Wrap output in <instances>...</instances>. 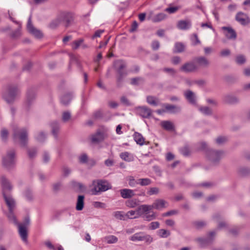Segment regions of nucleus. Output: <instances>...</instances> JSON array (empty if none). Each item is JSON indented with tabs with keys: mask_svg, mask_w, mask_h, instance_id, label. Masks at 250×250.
<instances>
[{
	"mask_svg": "<svg viewBox=\"0 0 250 250\" xmlns=\"http://www.w3.org/2000/svg\"><path fill=\"white\" fill-rule=\"evenodd\" d=\"M222 29L225 31V35L227 39L229 40H235L237 37V34L235 30L231 27L223 26Z\"/></svg>",
	"mask_w": 250,
	"mask_h": 250,
	"instance_id": "nucleus-15",
	"label": "nucleus"
},
{
	"mask_svg": "<svg viewBox=\"0 0 250 250\" xmlns=\"http://www.w3.org/2000/svg\"><path fill=\"white\" fill-rule=\"evenodd\" d=\"M236 62L239 64H242L246 62V58L243 55H238L236 57Z\"/></svg>",
	"mask_w": 250,
	"mask_h": 250,
	"instance_id": "nucleus-45",
	"label": "nucleus"
},
{
	"mask_svg": "<svg viewBox=\"0 0 250 250\" xmlns=\"http://www.w3.org/2000/svg\"><path fill=\"white\" fill-rule=\"evenodd\" d=\"M84 198L83 195H79L77 201L76 209L78 211L82 210L84 206Z\"/></svg>",
	"mask_w": 250,
	"mask_h": 250,
	"instance_id": "nucleus-27",
	"label": "nucleus"
},
{
	"mask_svg": "<svg viewBox=\"0 0 250 250\" xmlns=\"http://www.w3.org/2000/svg\"><path fill=\"white\" fill-rule=\"evenodd\" d=\"M194 61L201 67H207L209 65V61L205 57L201 56L194 59Z\"/></svg>",
	"mask_w": 250,
	"mask_h": 250,
	"instance_id": "nucleus-17",
	"label": "nucleus"
},
{
	"mask_svg": "<svg viewBox=\"0 0 250 250\" xmlns=\"http://www.w3.org/2000/svg\"><path fill=\"white\" fill-rule=\"evenodd\" d=\"M141 79L140 78H134L131 80V84L132 85H137L141 81Z\"/></svg>",
	"mask_w": 250,
	"mask_h": 250,
	"instance_id": "nucleus-58",
	"label": "nucleus"
},
{
	"mask_svg": "<svg viewBox=\"0 0 250 250\" xmlns=\"http://www.w3.org/2000/svg\"><path fill=\"white\" fill-rule=\"evenodd\" d=\"M93 206L94 207L97 208H104L106 207L105 204L104 203L100 202H94L93 203Z\"/></svg>",
	"mask_w": 250,
	"mask_h": 250,
	"instance_id": "nucleus-55",
	"label": "nucleus"
},
{
	"mask_svg": "<svg viewBox=\"0 0 250 250\" xmlns=\"http://www.w3.org/2000/svg\"><path fill=\"white\" fill-rule=\"evenodd\" d=\"M145 220L150 221L156 218V215L154 212H152L151 214H148L147 212L145 213L143 216Z\"/></svg>",
	"mask_w": 250,
	"mask_h": 250,
	"instance_id": "nucleus-40",
	"label": "nucleus"
},
{
	"mask_svg": "<svg viewBox=\"0 0 250 250\" xmlns=\"http://www.w3.org/2000/svg\"><path fill=\"white\" fill-rule=\"evenodd\" d=\"M27 28L30 33L34 35L36 38H41L42 37V33L37 29L35 28L31 23V17L30 16L27 24Z\"/></svg>",
	"mask_w": 250,
	"mask_h": 250,
	"instance_id": "nucleus-12",
	"label": "nucleus"
},
{
	"mask_svg": "<svg viewBox=\"0 0 250 250\" xmlns=\"http://www.w3.org/2000/svg\"><path fill=\"white\" fill-rule=\"evenodd\" d=\"M162 127L167 131H173L174 129L173 124L169 121H163L161 123Z\"/></svg>",
	"mask_w": 250,
	"mask_h": 250,
	"instance_id": "nucleus-25",
	"label": "nucleus"
},
{
	"mask_svg": "<svg viewBox=\"0 0 250 250\" xmlns=\"http://www.w3.org/2000/svg\"><path fill=\"white\" fill-rule=\"evenodd\" d=\"M214 235L215 232L214 231H211L208 233V237L207 238L199 237L197 239V241L201 246H204L210 242L211 241V238Z\"/></svg>",
	"mask_w": 250,
	"mask_h": 250,
	"instance_id": "nucleus-18",
	"label": "nucleus"
},
{
	"mask_svg": "<svg viewBox=\"0 0 250 250\" xmlns=\"http://www.w3.org/2000/svg\"><path fill=\"white\" fill-rule=\"evenodd\" d=\"M34 98L35 94L33 93H30L29 92H28L27 94L26 104L29 105L30 104H31Z\"/></svg>",
	"mask_w": 250,
	"mask_h": 250,
	"instance_id": "nucleus-44",
	"label": "nucleus"
},
{
	"mask_svg": "<svg viewBox=\"0 0 250 250\" xmlns=\"http://www.w3.org/2000/svg\"><path fill=\"white\" fill-rule=\"evenodd\" d=\"M126 66V63L122 60L116 61L114 63V68L118 73L117 80L118 83L122 82L127 75V72L125 70Z\"/></svg>",
	"mask_w": 250,
	"mask_h": 250,
	"instance_id": "nucleus-3",
	"label": "nucleus"
},
{
	"mask_svg": "<svg viewBox=\"0 0 250 250\" xmlns=\"http://www.w3.org/2000/svg\"><path fill=\"white\" fill-rule=\"evenodd\" d=\"M146 101L149 104L153 106H157L159 104V100L153 96H147Z\"/></svg>",
	"mask_w": 250,
	"mask_h": 250,
	"instance_id": "nucleus-31",
	"label": "nucleus"
},
{
	"mask_svg": "<svg viewBox=\"0 0 250 250\" xmlns=\"http://www.w3.org/2000/svg\"><path fill=\"white\" fill-rule=\"evenodd\" d=\"M0 182L2 188L3 196L5 203L9 208V213L7 215V217L10 221L13 222L15 225H18L19 233L22 240L24 242L27 243V227L25 225H22L18 223L16 217L13 213V210L15 207V202L10 196L6 195V192L10 191L12 188V187L9 181L4 176H2L1 177Z\"/></svg>",
	"mask_w": 250,
	"mask_h": 250,
	"instance_id": "nucleus-1",
	"label": "nucleus"
},
{
	"mask_svg": "<svg viewBox=\"0 0 250 250\" xmlns=\"http://www.w3.org/2000/svg\"><path fill=\"white\" fill-rule=\"evenodd\" d=\"M128 184L130 187H134L139 184L138 179L136 180L133 177L130 176L128 179Z\"/></svg>",
	"mask_w": 250,
	"mask_h": 250,
	"instance_id": "nucleus-49",
	"label": "nucleus"
},
{
	"mask_svg": "<svg viewBox=\"0 0 250 250\" xmlns=\"http://www.w3.org/2000/svg\"><path fill=\"white\" fill-rule=\"evenodd\" d=\"M184 95L187 100L190 104H196L195 96L193 92L190 90H188L185 92Z\"/></svg>",
	"mask_w": 250,
	"mask_h": 250,
	"instance_id": "nucleus-22",
	"label": "nucleus"
},
{
	"mask_svg": "<svg viewBox=\"0 0 250 250\" xmlns=\"http://www.w3.org/2000/svg\"><path fill=\"white\" fill-rule=\"evenodd\" d=\"M46 138V134L43 132H40L36 137L37 140L39 142H42Z\"/></svg>",
	"mask_w": 250,
	"mask_h": 250,
	"instance_id": "nucleus-50",
	"label": "nucleus"
},
{
	"mask_svg": "<svg viewBox=\"0 0 250 250\" xmlns=\"http://www.w3.org/2000/svg\"><path fill=\"white\" fill-rule=\"evenodd\" d=\"M62 23L61 21L60 20L59 16H58L57 18L52 21L49 24V26L51 28H55L57 27L59 25Z\"/></svg>",
	"mask_w": 250,
	"mask_h": 250,
	"instance_id": "nucleus-37",
	"label": "nucleus"
},
{
	"mask_svg": "<svg viewBox=\"0 0 250 250\" xmlns=\"http://www.w3.org/2000/svg\"><path fill=\"white\" fill-rule=\"evenodd\" d=\"M61 21L64 23L65 26H68L73 20V14L68 11L61 12L58 15Z\"/></svg>",
	"mask_w": 250,
	"mask_h": 250,
	"instance_id": "nucleus-9",
	"label": "nucleus"
},
{
	"mask_svg": "<svg viewBox=\"0 0 250 250\" xmlns=\"http://www.w3.org/2000/svg\"><path fill=\"white\" fill-rule=\"evenodd\" d=\"M137 113L144 118H149L151 116L152 110L146 106H139L136 109Z\"/></svg>",
	"mask_w": 250,
	"mask_h": 250,
	"instance_id": "nucleus-11",
	"label": "nucleus"
},
{
	"mask_svg": "<svg viewBox=\"0 0 250 250\" xmlns=\"http://www.w3.org/2000/svg\"><path fill=\"white\" fill-rule=\"evenodd\" d=\"M13 137L14 140L19 139L22 146L26 145L28 140V132L26 128H18L15 127L13 130Z\"/></svg>",
	"mask_w": 250,
	"mask_h": 250,
	"instance_id": "nucleus-5",
	"label": "nucleus"
},
{
	"mask_svg": "<svg viewBox=\"0 0 250 250\" xmlns=\"http://www.w3.org/2000/svg\"><path fill=\"white\" fill-rule=\"evenodd\" d=\"M15 151L13 150L8 151L7 155L3 157V165L7 168L12 167L15 163Z\"/></svg>",
	"mask_w": 250,
	"mask_h": 250,
	"instance_id": "nucleus-8",
	"label": "nucleus"
},
{
	"mask_svg": "<svg viewBox=\"0 0 250 250\" xmlns=\"http://www.w3.org/2000/svg\"><path fill=\"white\" fill-rule=\"evenodd\" d=\"M52 134L55 137H57L58 132L59 130L60 125L57 122H53L51 124Z\"/></svg>",
	"mask_w": 250,
	"mask_h": 250,
	"instance_id": "nucleus-29",
	"label": "nucleus"
},
{
	"mask_svg": "<svg viewBox=\"0 0 250 250\" xmlns=\"http://www.w3.org/2000/svg\"><path fill=\"white\" fill-rule=\"evenodd\" d=\"M71 99V95L70 94H66L62 96L61 98V103L64 105L68 104Z\"/></svg>",
	"mask_w": 250,
	"mask_h": 250,
	"instance_id": "nucleus-34",
	"label": "nucleus"
},
{
	"mask_svg": "<svg viewBox=\"0 0 250 250\" xmlns=\"http://www.w3.org/2000/svg\"><path fill=\"white\" fill-rule=\"evenodd\" d=\"M19 92V89L16 86H9L3 92L2 97L7 103H12Z\"/></svg>",
	"mask_w": 250,
	"mask_h": 250,
	"instance_id": "nucleus-4",
	"label": "nucleus"
},
{
	"mask_svg": "<svg viewBox=\"0 0 250 250\" xmlns=\"http://www.w3.org/2000/svg\"><path fill=\"white\" fill-rule=\"evenodd\" d=\"M37 150L35 148H31L28 150V154L30 158H33L36 154Z\"/></svg>",
	"mask_w": 250,
	"mask_h": 250,
	"instance_id": "nucleus-56",
	"label": "nucleus"
},
{
	"mask_svg": "<svg viewBox=\"0 0 250 250\" xmlns=\"http://www.w3.org/2000/svg\"><path fill=\"white\" fill-rule=\"evenodd\" d=\"M139 184L142 186L149 185L151 184V180L148 178H142L138 179Z\"/></svg>",
	"mask_w": 250,
	"mask_h": 250,
	"instance_id": "nucleus-39",
	"label": "nucleus"
},
{
	"mask_svg": "<svg viewBox=\"0 0 250 250\" xmlns=\"http://www.w3.org/2000/svg\"><path fill=\"white\" fill-rule=\"evenodd\" d=\"M180 151L181 153L185 156L189 155L190 153V150L189 147L187 146L180 148Z\"/></svg>",
	"mask_w": 250,
	"mask_h": 250,
	"instance_id": "nucleus-43",
	"label": "nucleus"
},
{
	"mask_svg": "<svg viewBox=\"0 0 250 250\" xmlns=\"http://www.w3.org/2000/svg\"><path fill=\"white\" fill-rule=\"evenodd\" d=\"M170 234V233L169 231L164 229H161L158 231V235L162 238H167L169 236Z\"/></svg>",
	"mask_w": 250,
	"mask_h": 250,
	"instance_id": "nucleus-41",
	"label": "nucleus"
},
{
	"mask_svg": "<svg viewBox=\"0 0 250 250\" xmlns=\"http://www.w3.org/2000/svg\"><path fill=\"white\" fill-rule=\"evenodd\" d=\"M164 107L166 112H168L171 113H177L180 111V108L179 107L174 105L166 104L164 105Z\"/></svg>",
	"mask_w": 250,
	"mask_h": 250,
	"instance_id": "nucleus-23",
	"label": "nucleus"
},
{
	"mask_svg": "<svg viewBox=\"0 0 250 250\" xmlns=\"http://www.w3.org/2000/svg\"><path fill=\"white\" fill-rule=\"evenodd\" d=\"M138 27V23L136 21H134L132 24L131 28L130 29L131 32L135 31Z\"/></svg>",
	"mask_w": 250,
	"mask_h": 250,
	"instance_id": "nucleus-64",
	"label": "nucleus"
},
{
	"mask_svg": "<svg viewBox=\"0 0 250 250\" xmlns=\"http://www.w3.org/2000/svg\"><path fill=\"white\" fill-rule=\"evenodd\" d=\"M8 132L7 130L3 128L1 131V137L3 141H6L8 137Z\"/></svg>",
	"mask_w": 250,
	"mask_h": 250,
	"instance_id": "nucleus-54",
	"label": "nucleus"
},
{
	"mask_svg": "<svg viewBox=\"0 0 250 250\" xmlns=\"http://www.w3.org/2000/svg\"><path fill=\"white\" fill-rule=\"evenodd\" d=\"M168 203L163 199H157L151 205H148L150 207V211L153 208L161 210L163 208L167 207Z\"/></svg>",
	"mask_w": 250,
	"mask_h": 250,
	"instance_id": "nucleus-13",
	"label": "nucleus"
},
{
	"mask_svg": "<svg viewBox=\"0 0 250 250\" xmlns=\"http://www.w3.org/2000/svg\"><path fill=\"white\" fill-rule=\"evenodd\" d=\"M179 9V7L174 6V7H169L165 9V11L168 12L169 14H173L175 13L178 9Z\"/></svg>",
	"mask_w": 250,
	"mask_h": 250,
	"instance_id": "nucleus-52",
	"label": "nucleus"
},
{
	"mask_svg": "<svg viewBox=\"0 0 250 250\" xmlns=\"http://www.w3.org/2000/svg\"><path fill=\"white\" fill-rule=\"evenodd\" d=\"M125 205L130 208H134L138 205V200L136 199H131L126 201Z\"/></svg>",
	"mask_w": 250,
	"mask_h": 250,
	"instance_id": "nucleus-30",
	"label": "nucleus"
},
{
	"mask_svg": "<svg viewBox=\"0 0 250 250\" xmlns=\"http://www.w3.org/2000/svg\"><path fill=\"white\" fill-rule=\"evenodd\" d=\"M120 194L122 197L124 199L131 198L135 195L134 192L133 190L127 188H124L120 190Z\"/></svg>",
	"mask_w": 250,
	"mask_h": 250,
	"instance_id": "nucleus-20",
	"label": "nucleus"
},
{
	"mask_svg": "<svg viewBox=\"0 0 250 250\" xmlns=\"http://www.w3.org/2000/svg\"><path fill=\"white\" fill-rule=\"evenodd\" d=\"M159 192V189L156 187L150 188L149 190L147 191V193L149 195L157 194Z\"/></svg>",
	"mask_w": 250,
	"mask_h": 250,
	"instance_id": "nucleus-48",
	"label": "nucleus"
},
{
	"mask_svg": "<svg viewBox=\"0 0 250 250\" xmlns=\"http://www.w3.org/2000/svg\"><path fill=\"white\" fill-rule=\"evenodd\" d=\"M199 110L204 115H210L212 114L211 109L207 106L201 107Z\"/></svg>",
	"mask_w": 250,
	"mask_h": 250,
	"instance_id": "nucleus-38",
	"label": "nucleus"
},
{
	"mask_svg": "<svg viewBox=\"0 0 250 250\" xmlns=\"http://www.w3.org/2000/svg\"><path fill=\"white\" fill-rule=\"evenodd\" d=\"M104 32V30H98L95 32V34L92 36V38L94 39L95 38L100 37L101 36V35Z\"/></svg>",
	"mask_w": 250,
	"mask_h": 250,
	"instance_id": "nucleus-61",
	"label": "nucleus"
},
{
	"mask_svg": "<svg viewBox=\"0 0 250 250\" xmlns=\"http://www.w3.org/2000/svg\"><path fill=\"white\" fill-rule=\"evenodd\" d=\"M71 118V114L69 111H65L62 113V120L63 122H66L68 121Z\"/></svg>",
	"mask_w": 250,
	"mask_h": 250,
	"instance_id": "nucleus-46",
	"label": "nucleus"
},
{
	"mask_svg": "<svg viewBox=\"0 0 250 250\" xmlns=\"http://www.w3.org/2000/svg\"><path fill=\"white\" fill-rule=\"evenodd\" d=\"M125 215L126 219L127 218L131 219L137 218V216H136L137 215L135 210H129L127 211Z\"/></svg>",
	"mask_w": 250,
	"mask_h": 250,
	"instance_id": "nucleus-42",
	"label": "nucleus"
},
{
	"mask_svg": "<svg viewBox=\"0 0 250 250\" xmlns=\"http://www.w3.org/2000/svg\"><path fill=\"white\" fill-rule=\"evenodd\" d=\"M206 152L208 159L214 164L217 163L224 155V153L222 151L212 149H208Z\"/></svg>",
	"mask_w": 250,
	"mask_h": 250,
	"instance_id": "nucleus-6",
	"label": "nucleus"
},
{
	"mask_svg": "<svg viewBox=\"0 0 250 250\" xmlns=\"http://www.w3.org/2000/svg\"><path fill=\"white\" fill-rule=\"evenodd\" d=\"M104 134L101 131H97V132L91 135V140L92 143H99L104 140Z\"/></svg>",
	"mask_w": 250,
	"mask_h": 250,
	"instance_id": "nucleus-21",
	"label": "nucleus"
},
{
	"mask_svg": "<svg viewBox=\"0 0 250 250\" xmlns=\"http://www.w3.org/2000/svg\"><path fill=\"white\" fill-rule=\"evenodd\" d=\"M120 157L122 160L126 162H132L134 159L133 155L128 152L121 153Z\"/></svg>",
	"mask_w": 250,
	"mask_h": 250,
	"instance_id": "nucleus-24",
	"label": "nucleus"
},
{
	"mask_svg": "<svg viewBox=\"0 0 250 250\" xmlns=\"http://www.w3.org/2000/svg\"><path fill=\"white\" fill-rule=\"evenodd\" d=\"M227 141V138L224 136H219L216 139V143L218 145H222L226 143Z\"/></svg>",
	"mask_w": 250,
	"mask_h": 250,
	"instance_id": "nucleus-51",
	"label": "nucleus"
},
{
	"mask_svg": "<svg viewBox=\"0 0 250 250\" xmlns=\"http://www.w3.org/2000/svg\"><path fill=\"white\" fill-rule=\"evenodd\" d=\"M191 21L190 20L186 19L179 21L177 23V27L182 30H187L191 27Z\"/></svg>",
	"mask_w": 250,
	"mask_h": 250,
	"instance_id": "nucleus-14",
	"label": "nucleus"
},
{
	"mask_svg": "<svg viewBox=\"0 0 250 250\" xmlns=\"http://www.w3.org/2000/svg\"><path fill=\"white\" fill-rule=\"evenodd\" d=\"M181 62V59L180 57L176 56L174 57L172 59V62L174 64H177Z\"/></svg>",
	"mask_w": 250,
	"mask_h": 250,
	"instance_id": "nucleus-63",
	"label": "nucleus"
},
{
	"mask_svg": "<svg viewBox=\"0 0 250 250\" xmlns=\"http://www.w3.org/2000/svg\"><path fill=\"white\" fill-rule=\"evenodd\" d=\"M166 17L167 15L165 13H160L154 16L152 18V21L153 22H157L164 20L166 18Z\"/></svg>",
	"mask_w": 250,
	"mask_h": 250,
	"instance_id": "nucleus-28",
	"label": "nucleus"
},
{
	"mask_svg": "<svg viewBox=\"0 0 250 250\" xmlns=\"http://www.w3.org/2000/svg\"><path fill=\"white\" fill-rule=\"evenodd\" d=\"M159 226L160 224L158 222H152L150 224L149 229L151 230H154L159 228Z\"/></svg>",
	"mask_w": 250,
	"mask_h": 250,
	"instance_id": "nucleus-53",
	"label": "nucleus"
},
{
	"mask_svg": "<svg viewBox=\"0 0 250 250\" xmlns=\"http://www.w3.org/2000/svg\"><path fill=\"white\" fill-rule=\"evenodd\" d=\"M129 239L133 242L144 241L148 244L153 241V238L150 235L145 234L144 232L136 233L131 236Z\"/></svg>",
	"mask_w": 250,
	"mask_h": 250,
	"instance_id": "nucleus-7",
	"label": "nucleus"
},
{
	"mask_svg": "<svg viewBox=\"0 0 250 250\" xmlns=\"http://www.w3.org/2000/svg\"><path fill=\"white\" fill-rule=\"evenodd\" d=\"M197 69V65L193 62H188L183 65L180 70L184 72H193Z\"/></svg>",
	"mask_w": 250,
	"mask_h": 250,
	"instance_id": "nucleus-16",
	"label": "nucleus"
},
{
	"mask_svg": "<svg viewBox=\"0 0 250 250\" xmlns=\"http://www.w3.org/2000/svg\"><path fill=\"white\" fill-rule=\"evenodd\" d=\"M133 136L134 141L137 144L140 146H143L145 144V139L141 133L135 132Z\"/></svg>",
	"mask_w": 250,
	"mask_h": 250,
	"instance_id": "nucleus-26",
	"label": "nucleus"
},
{
	"mask_svg": "<svg viewBox=\"0 0 250 250\" xmlns=\"http://www.w3.org/2000/svg\"><path fill=\"white\" fill-rule=\"evenodd\" d=\"M94 188L91 189L93 195H98L112 188L110 184L106 180H98L93 181L92 183Z\"/></svg>",
	"mask_w": 250,
	"mask_h": 250,
	"instance_id": "nucleus-2",
	"label": "nucleus"
},
{
	"mask_svg": "<svg viewBox=\"0 0 250 250\" xmlns=\"http://www.w3.org/2000/svg\"><path fill=\"white\" fill-rule=\"evenodd\" d=\"M83 42V39H79L77 40L74 41L72 44V47L73 49L76 50L78 49Z\"/></svg>",
	"mask_w": 250,
	"mask_h": 250,
	"instance_id": "nucleus-35",
	"label": "nucleus"
},
{
	"mask_svg": "<svg viewBox=\"0 0 250 250\" xmlns=\"http://www.w3.org/2000/svg\"><path fill=\"white\" fill-rule=\"evenodd\" d=\"M137 218L145 214V213L150 211V207L147 205H143L139 206L136 210Z\"/></svg>",
	"mask_w": 250,
	"mask_h": 250,
	"instance_id": "nucleus-19",
	"label": "nucleus"
},
{
	"mask_svg": "<svg viewBox=\"0 0 250 250\" xmlns=\"http://www.w3.org/2000/svg\"><path fill=\"white\" fill-rule=\"evenodd\" d=\"M185 45L181 42H176L175 44L173 52L175 53H181L184 51Z\"/></svg>",
	"mask_w": 250,
	"mask_h": 250,
	"instance_id": "nucleus-32",
	"label": "nucleus"
},
{
	"mask_svg": "<svg viewBox=\"0 0 250 250\" xmlns=\"http://www.w3.org/2000/svg\"><path fill=\"white\" fill-rule=\"evenodd\" d=\"M21 35V30L18 28L17 30L15 31L12 33V37L16 38L20 37Z\"/></svg>",
	"mask_w": 250,
	"mask_h": 250,
	"instance_id": "nucleus-60",
	"label": "nucleus"
},
{
	"mask_svg": "<svg viewBox=\"0 0 250 250\" xmlns=\"http://www.w3.org/2000/svg\"><path fill=\"white\" fill-rule=\"evenodd\" d=\"M113 216L117 219L121 220H125L126 215L123 211H116L113 213Z\"/></svg>",
	"mask_w": 250,
	"mask_h": 250,
	"instance_id": "nucleus-33",
	"label": "nucleus"
},
{
	"mask_svg": "<svg viewBox=\"0 0 250 250\" xmlns=\"http://www.w3.org/2000/svg\"><path fill=\"white\" fill-rule=\"evenodd\" d=\"M151 46L153 50H156L159 49L160 47V43L158 41H154L152 42Z\"/></svg>",
	"mask_w": 250,
	"mask_h": 250,
	"instance_id": "nucleus-57",
	"label": "nucleus"
},
{
	"mask_svg": "<svg viewBox=\"0 0 250 250\" xmlns=\"http://www.w3.org/2000/svg\"><path fill=\"white\" fill-rule=\"evenodd\" d=\"M105 239L108 244H113L118 241V238L114 235H109L105 237Z\"/></svg>",
	"mask_w": 250,
	"mask_h": 250,
	"instance_id": "nucleus-36",
	"label": "nucleus"
},
{
	"mask_svg": "<svg viewBox=\"0 0 250 250\" xmlns=\"http://www.w3.org/2000/svg\"><path fill=\"white\" fill-rule=\"evenodd\" d=\"M235 20L243 26L247 25L250 23V19L247 14L242 12H238L235 17Z\"/></svg>",
	"mask_w": 250,
	"mask_h": 250,
	"instance_id": "nucleus-10",
	"label": "nucleus"
},
{
	"mask_svg": "<svg viewBox=\"0 0 250 250\" xmlns=\"http://www.w3.org/2000/svg\"><path fill=\"white\" fill-rule=\"evenodd\" d=\"M177 213H178V211L177 210H170V211H167V212L163 214V216H170L172 215L176 214Z\"/></svg>",
	"mask_w": 250,
	"mask_h": 250,
	"instance_id": "nucleus-62",
	"label": "nucleus"
},
{
	"mask_svg": "<svg viewBox=\"0 0 250 250\" xmlns=\"http://www.w3.org/2000/svg\"><path fill=\"white\" fill-rule=\"evenodd\" d=\"M88 160V157L85 153H83L79 156V161L80 163H86Z\"/></svg>",
	"mask_w": 250,
	"mask_h": 250,
	"instance_id": "nucleus-47",
	"label": "nucleus"
},
{
	"mask_svg": "<svg viewBox=\"0 0 250 250\" xmlns=\"http://www.w3.org/2000/svg\"><path fill=\"white\" fill-rule=\"evenodd\" d=\"M198 145L199 146L198 148L199 150H206V148H207V145L204 142H201L199 143Z\"/></svg>",
	"mask_w": 250,
	"mask_h": 250,
	"instance_id": "nucleus-59",
	"label": "nucleus"
}]
</instances>
